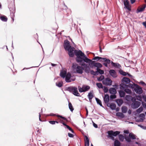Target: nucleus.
<instances>
[{
	"instance_id": "obj_21",
	"label": "nucleus",
	"mask_w": 146,
	"mask_h": 146,
	"mask_svg": "<svg viewBox=\"0 0 146 146\" xmlns=\"http://www.w3.org/2000/svg\"><path fill=\"white\" fill-rule=\"evenodd\" d=\"M121 81L123 83H125L126 84H128L131 82L128 78L125 77L123 78Z\"/></svg>"
},
{
	"instance_id": "obj_52",
	"label": "nucleus",
	"mask_w": 146,
	"mask_h": 146,
	"mask_svg": "<svg viewBox=\"0 0 146 146\" xmlns=\"http://www.w3.org/2000/svg\"><path fill=\"white\" fill-rule=\"evenodd\" d=\"M142 96L141 97V96L137 95L136 96V99L138 100L140 102L142 101Z\"/></svg>"
},
{
	"instance_id": "obj_2",
	"label": "nucleus",
	"mask_w": 146,
	"mask_h": 146,
	"mask_svg": "<svg viewBox=\"0 0 146 146\" xmlns=\"http://www.w3.org/2000/svg\"><path fill=\"white\" fill-rule=\"evenodd\" d=\"M86 59V61L88 63V64L91 68L95 67H96L97 68H98L102 67V65L100 63L96 62L95 61L92 60L88 58H87Z\"/></svg>"
},
{
	"instance_id": "obj_9",
	"label": "nucleus",
	"mask_w": 146,
	"mask_h": 146,
	"mask_svg": "<svg viewBox=\"0 0 146 146\" xmlns=\"http://www.w3.org/2000/svg\"><path fill=\"white\" fill-rule=\"evenodd\" d=\"M72 77V76L71 73L70 72H68L65 77V81L67 83H70L72 81H74L75 80V79H71Z\"/></svg>"
},
{
	"instance_id": "obj_63",
	"label": "nucleus",
	"mask_w": 146,
	"mask_h": 146,
	"mask_svg": "<svg viewBox=\"0 0 146 146\" xmlns=\"http://www.w3.org/2000/svg\"><path fill=\"white\" fill-rule=\"evenodd\" d=\"M68 129L72 133H74V131L70 127Z\"/></svg>"
},
{
	"instance_id": "obj_12",
	"label": "nucleus",
	"mask_w": 146,
	"mask_h": 146,
	"mask_svg": "<svg viewBox=\"0 0 146 146\" xmlns=\"http://www.w3.org/2000/svg\"><path fill=\"white\" fill-rule=\"evenodd\" d=\"M63 46L64 49L66 50L72 47L70 46L69 41L67 40H64Z\"/></svg>"
},
{
	"instance_id": "obj_16",
	"label": "nucleus",
	"mask_w": 146,
	"mask_h": 146,
	"mask_svg": "<svg viewBox=\"0 0 146 146\" xmlns=\"http://www.w3.org/2000/svg\"><path fill=\"white\" fill-rule=\"evenodd\" d=\"M103 100L105 104H109L110 101V96L108 94H105L104 97H103Z\"/></svg>"
},
{
	"instance_id": "obj_42",
	"label": "nucleus",
	"mask_w": 146,
	"mask_h": 146,
	"mask_svg": "<svg viewBox=\"0 0 146 146\" xmlns=\"http://www.w3.org/2000/svg\"><path fill=\"white\" fill-rule=\"evenodd\" d=\"M68 107L70 111H71L72 112L74 110V108L71 103L69 102H68Z\"/></svg>"
},
{
	"instance_id": "obj_13",
	"label": "nucleus",
	"mask_w": 146,
	"mask_h": 146,
	"mask_svg": "<svg viewBox=\"0 0 146 146\" xmlns=\"http://www.w3.org/2000/svg\"><path fill=\"white\" fill-rule=\"evenodd\" d=\"M123 3L126 9L129 11H131V6L130 4L129 1L128 0H124Z\"/></svg>"
},
{
	"instance_id": "obj_32",
	"label": "nucleus",
	"mask_w": 146,
	"mask_h": 146,
	"mask_svg": "<svg viewBox=\"0 0 146 146\" xmlns=\"http://www.w3.org/2000/svg\"><path fill=\"white\" fill-rule=\"evenodd\" d=\"M146 7V5H145L143 7L139 9H137L136 11V13H138L139 12L143 11H144Z\"/></svg>"
},
{
	"instance_id": "obj_20",
	"label": "nucleus",
	"mask_w": 146,
	"mask_h": 146,
	"mask_svg": "<svg viewBox=\"0 0 146 146\" xmlns=\"http://www.w3.org/2000/svg\"><path fill=\"white\" fill-rule=\"evenodd\" d=\"M125 98L127 101H128L127 99H129V100H131V101L132 102V103H133L137 101H136V98L135 97H131V96L129 95L126 96L125 97Z\"/></svg>"
},
{
	"instance_id": "obj_7",
	"label": "nucleus",
	"mask_w": 146,
	"mask_h": 146,
	"mask_svg": "<svg viewBox=\"0 0 146 146\" xmlns=\"http://www.w3.org/2000/svg\"><path fill=\"white\" fill-rule=\"evenodd\" d=\"M135 86L134 87L133 90L135 92L139 94H141L143 92V90L141 87L137 84H135Z\"/></svg>"
},
{
	"instance_id": "obj_40",
	"label": "nucleus",
	"mask_w": 146,
	"mask_h": 146,
	"mask_svg": "<svg viewBox=\"0 0 146 146\" xmlns=\"http://www.w3.org/2000/svg\"><path fill=\"white\" fill-rule=\"evenodd\" d=\"M127 85V86H126L127 88H131L133 90L135 86V84H136L134 83H133V84H131L129 83Z\"/></svg>"
},
{
	"instance_id": "obj_62",
	"label": "nucleus",
	"mask_w": 146,
	"mask_h": 146,
	"mask_svg": "<svg viewBox=\"0 0 146 146\" xmlns=\"http://www.w3.org/2000/svg\"><path fill=\"white\" fill-rule=\"evenodd\" d=\"M142 98H143V100L146 102V96L145 95L142 96Z\"/></svg>"
},
{
	"instance_id": "obj_37",
	"label": "nucleus",
	"mask_w": 146,
	"mask_h": 146,
	"mask_svg": "<svg viewBox=\"0 0 146 146\" xmlns=\"http://www.w3.org/2000/svg\"><path fill=\"white\" fill-rule=\"evenodd\" d=\"M90 73L92 75L94 76H96L98 75V71L97 70L95 72H94L93 70H90Z\"/></svg>"
},
{
	"instance_id": "obj_61",
	"label": "nucleus",
	"mask_w": 146,
	"mask_h": 146,
	"mask_svg": "<svg viewBox=\"0 0 146 146\" xmlns=\"http://www.w3.org/2000/svg\"><path fill=\"white\" fill-rule=\"evenodd\" d=\"M142 104L143 107L144 108H146V103L144 102H142Z\"/></svg>"
},
{
	"instance_id": "obj_17",
	"label": "nucleus",
	"mask_w": 146,
	"mask_h": 146,
	"mask_svg": "<svg viewBox=\"0 0 146 146\" xmlns=\"http://www.w3.org/2000/svg\"><path fill=\"white\" fill-rule=\"evenodd\" d=\"M109 73L114 78H116L117 77L116 71L114 70H110Z\"/></svg>"
},
{
	"instance_id": "obj_24",
	"label": "nucleus",
	"mask_w": 146,
	"mask_h": 146,
	"mask_svg": "<svg viewBox=\"0 0 146 146\" xmlns=\"http://www.w3.org/2000/svg\"><path fill=\"white\" fill-rule=\"evenodd\" d=\"M115 102L119 107L121 106L123 103V100L121 99H117L115 100Z\"/></svg>"
},
{
	"instance_id": "obj_3",
	"label": "nucleus",
	"mask_w": 146,
	"mask_h": 146,
	"mask_svg": "<svg viewBox=\"0 0 146 146\" xmlns=\"http://www.w3.org/2000/svg\"><path fill=\"white\" fill-rule=\"evenodd\" d=\"M65 90L69 92L76 96H81L78 92L77 88L76 87L73 86L68 87L66 88Z\"/></svg>"
},
{
	"instance_id": "obj_38",
	"label": "nucleus",
	"mask_w": 146,
	"mask_h": 146,
	"mask_svg": "<svg viewBox=\"0 0 146 146\" xmlns=\"http://www.w3.org/2000/svg\"><path fill=\"white\" fill-rule=\"evenodd\" d=\"M118 137L119 140L121 141H123L124 139H125V135L124 136L122 134H119Z\"/></svg>"
},
{
	"instance_id": "obj_31",
	"label": "nucleus",
	"mask_w": 146,
	"mask_h": 146,
	"mask_svg": "<svg viewBox=\"0 0 146 146\" xmlns=\"http://www.w3.org/2000/svg\"><path fill=\"white\" fill-rule=\"evenodd\" d=\"M116 115L117 116L119 117L122 118H124L125 117L124 115L121 112H117L116 113Z\"/></svg>"
},
{
	"instance_id": "obj_27",
	"label": "nucleus",
	"mask_w": 146,
	"mask_h": 146,
	"mask_svg": "<svg viewBox=\"0 0 146 146\" xmlns=\"http://www.w3.org/2000/svg\"><path fill=\"white\" fill-rule=\"evenodd\" d=\"M126 86H127V84L121 83L119 85V88L120 90H124L126 88H127Z\"/></svg>"
},
{
	"instance_id": "obj_41",
	"label": "nucleus",
	"mask_w": 146,
	"mask_h": 146,
	"mask_svg": "<svg viewBox=\"0 0 146 146\" xmlns=\"http://www.w3.org/2000/svg\"><path fill=\"white\" fill-rule=\"evenodd\" d=\"M122 112L123 113H125L127 111V108L125 106H123L121 108Z\"/></svg>"
},
{
	"instance_id": "obj_55",
	"label": "nucleus",
	"mask_w": 146,
	"mask_h": 146,
	"mask_svg": "<svg viewBox=\"0 0 146 146\" xmlns=\"http://www.w3.org/2000/svg\"><path fill=\"white\" fill-rule=\"evenodd\" d=\"M145 115L143 113H142L139 115V117H141L143 119L145 118Z\"/></svg>"
},
{
	"instance_id": "obj_36",
	"label": "nucleus",
	"mask_w": 146,
	"mask_h": 146,
	"mask_svg": "<svg viewBox=\"0 0 146 146\" xmlns=\"http://www.w3.org/2000/svg\"><path fill=\"white\" fill-rule=\"evenodd\" d=\"M129 137L131 139H136V136L132 133H129Z\"/></svg>"
},
{
	"instance_id": "obj_15",
	"label": "nucleus",
	"mask_w": 146,
	"mask_h": 146,
	"mask_svg": "<svg viewBox=\"0 0 146 146\" xmlns=\"http://www.w3.org/2000/svg\"><path fill=\"white\" fill-rule=\"evenodd\" d=\"M48 116H56L57 117L60 118L65 121H67L68 120L66 118L61 115H59L58 113L54 114L53 113H51L49 114Z\"/></svg>"
},
{
	"instance_id": "obj_48",
	"label": "nucleus",
	"mask_w": 146,
	"mask_h": 146,
	"mask_svg": "<svg viewBox=\"0 0 146 146\" xmlns=\"http://www.w3.org/2000/svg\"><path fill=\"white\" fill-rule=\"evenodd\" d=\"M104 78H105L104 76L103 75H101L100 77H98L97 79L98 81L100 82L104 80Z\"/></svg>"
},
{
	"instance_id": "obj_6",
	"label": "nucleus",
	"mask_w": 146,
	"mask_h": 146,
	"mask_svg": "<svg viewBox=\"0 0 146 146\" xmlns=\"http://www.w3.org/2000/svg\"><path fill=\"white\" fill-rule=\"evenodd\" d=\"M78 88L79 92L82 93L88 91L90 89V87L88 85H83L82 88L80 86H78Z\"/></svg>"
},
{
	"instance_id": "obj_58",
	"label": "nucleus",
	"mask_w": 146,
	"mask_h": 146,
	"mask_svg": "<svg viewBox=\"0 0 146 146\" xmlns=\"http://www.w3.org/2000/svg\"><path fill=\"white\" fill-rule=\"evenodd\" d=\"M139 83L143 86H146V84L143 81H141Z\"/></svg>"
},
{
	"instance_id": "obj_23",
	"label": "nucleus",
	"mask_w": 146,
	"mask_h": 146,
	"mask_svg": "<svg viewBox=\"0 0 146 146\" xmlns=\"http://www.w3.org/2000/svg\"><path fill=\"white\" fill-rule=\"evenodd\" d=\"M109 93L111 94H116L117 91L116 90L113 88H111L109 89Z\"/></svg>"
},
{
	"instance_id": "obj_53",
	"label": "nucleus",
	"mask_w": 146,
	"mask_h": 146,
	"mask_svg": "<svg viewBox=\"0 0 146 146\" xmlns=\"http://www.w3.org/2000/svg\"><path fill=\"white\" fill-rule=\"evenodd\" d=\"M103 90L105 93H107L108 91H109V90H108L107 87L106 86H104L103 87Z\"/></svg>"
},
{
	"instance_id": "obj_26",
	"label": "nucleus",
	"mask_w": 146,
	"mask_h": 146,
	"mask_svg": "<svg viewBox=\"0 0 146 146\" xmlns=\"http://www.w3.org/2000/svg\"><path fill=\"white\" fill-rule=\"evenodd\" d=\"M84 137L85 138V146H89V141L88 137L86 136L85 135Z\"/></svg>"
},
{
	"instance_id": "obj_44",
	"label": "nucleus",
	"mask_w": 146,
	"mask_h": 146,
	"mask_svg": "<svg viewBox=\"0 0 146 146\" xmlns=\"http://www.w3.org/2000/svg\"><path fill=\"white\" fill-rule=\"evenodd\" d=\"M124 91L125 92V93H126L129 94H130L132 93V92L131 90L128 88H126L124 89Z\"/></svg>"
},
{
	"instance_id": "obj_19",
	"label": "nucleus",
	"mask_w": 146,
	"mask_h": 146,
	"mask_svg": "<svg viewBox=\"0 0 146 146\" xmlns=\"http://www.w3.org/2000/svg\"><path fill=\"white\" fill-rule=\"evenodd\" d=\"M111 65L112 66L115 67L116 68H120L121 67V65L118 63H115L112 61H111Z\"/></svg>"
},
{
	"instance_id": "obj_29",
	"label": "nucleus",
	"mask_w": 146,
	"mask_h": 146,
	"mask_svg": "<svg viewBox=\"0 0 146 146\" xmlns=\"http://www.w3.org/2000/svg\"><path fill=\"white\" fill-rule=\"evenodd\" d=\"M66 74V71H61L60 73V76L62 78H65Z\"/></svg>"
},
{
	"instance_id": "obj_10",
	"label": "nucleus",
	"mask_w": 146,
	"mask_h": 146,
	"mask_svg": "<svg viewBox=\"0 0 146 146\" xmlns=\"http://www.w3.org/2000/svg\"><path fill=\"white\" fill-rule=\"evenodd\" d=\"M100 62H104L103 64L105 67H108V64L110 63L111 64V61L108 58H103L102 60H100Z\"/></svg>"
},
{
	"instance_id": "obj_11",
	"label": "nucleus",
	"mask_w": 146,
	"mask_h": 146,
	"mask_svg": "<svg viewBox=\"0 0 146 146\" xmlns=\"http://www.w3.org/2000/svg\"><path fill=\"white\" fill-rule=\"evenodd\" d=\"M112 81L109 78H106L102 81L103 84L106 86H111L112 84Z\"/></svg>"
},
{
	"instance_id": "obj_5",
	"label": "nucleus",
	"mask_w": 146,
	"mask_h": 146,
	"mask_svg": "<svg viewBox=\"0 0 146 146\" xmlns=\"http://www.w3.org/2000/svg\"><path fill=\"white\" fill-rule=\"evenodd\" d=\"M72 67L74 70H76L77 73L79 74L83 73L84 68L82 66H79L76 63H73Z\"/></svg>"
},
{
	"instance_id": "obj_56",
	"label": "nucleus",
	"mask_w": 146,
	"mask_h": 146,
	"mask_svg": "<svg viewBox=\"0 0 146 146\" xmlns=\"http://www.w3.org/2000/svg\"><path fill=\"white\" fill-rule=\"evenodd\" d=\"M138 126L143 129L146 130V126H143L140 124L138 125Z\"/></svg>"
},
{
	"instance_id": "obj_34",
	"label": "nucleus",
	"mask_w": 146,
	"mask_h": 146,
	"mask_svg": "<svg viewBox=\"0 0 146 146\" xmlns=\"http://www.w3.org/2000/svg\"><path fill=\"white\" fill-rule=\"evenodd\" d=\"M95 100L96 101L97 103L98 104L100 105V106L104 108V107L102 106V103L101 100L97 98H95Z\"/></svg>"
},
{
	"instance_id": "obj_45",
	"label": "nucleus",
	"mask_w": 146,
	"mask_h": 146,
	"mask_svg": "<svg viewBox=\"0 0 146 146\" xmlns=\"http://www.w3.org/2000/svg\"><path fill=\"white\" fill-rule=\"evenodd\" d=\"M143 108L141 106L137 109L136 111V112L138 114L140 113L143 110Z\"/></svg>"
},
{
	"instance_id": "obj_46",
	"label": "nucleus",
	"mask_w": 146,
	"mask_h": 146,
	"mask_svg": "<svg viewBox=\"0 0 146 146\" xmlns=\"http://www.w3.org/2000/svg\"><path fill=\"white\" fill-rule=\"evenodd\" d=\"M96 85L97 87L100 89H103V87L104 86H103L102 84L101 83H96Z\"/></svg>"
},
{
	"instance_id": "obj_51",
	"label": "nucleus",
	"mask_w": 146,
	"mask_h": 146,
	"mask_svg": "<svg viewBox=\"0 0 146 146\" xmlns=\"http://www.w3.org/2000/svg\"><path fill=\"white\" fill-rule=\"evenodd\" d=\"M111 130L108 131V137L111 138V137L113 136V135Z\"/></svg>"
},
{
	"instance_id": "obj_22",
	"label": "nucleus",
	"mask_w": 146,
	"mask_h": 146,
	"mask_svg": "<svg viewBox=\"0 0 146 146\" xmlns=\"http://www.w3.org/2000/svg\"><path fill=\"white\" fill-rule=\"evenodd\" d=\"M0 19L3 21L6 22L8 19L5 16L0 14Z\"/></svg>"
},
{
	"instance_id": "obj_33",
	"label": "nucleus",
	"mask_w": 146,
	"mask_h": 146,
	"mask_svg": "<svg viewBox=\"0 0 146 146\" xmlns=\"http://www.w3.org/2000/svg\"><path fill=\"white\" fill-rule=\"evenodd\" d=\"M125 140L127 142L131 143L132 142L131 139L130 137H129V135L128 136L125 135Z\"/></svg>"
},
{
	"instance_id": "obj_47",
	"label": "nucleus",
	"mask_w": 146,
	"mask_h": 146,
	"mask_svg": "<svg viewBox=\"0 0 146 146\" xmlns=\"http://www.w3.org/2000/svg\"><path fill=\"white\" fill-rule=\"evenodd\" d=\"M116 94H111L110 96V100H112L113 99L116 98Z\"/></svg>"
},
{
	"instance_id": "obj_1",
	"label": "nucleus",
	"mask_w": 146,
	"mask_h": 146,
	"mask_svg": "<svg viewBox=\"0 0 146 146\" xmlns=\"http://www.w3.org/2000/svg\"><path fill=\"white\" fill-rule=\"evenodd\" d=\"M81 53H82L81 54H76L77 55L76 58V61L81 66L84 67V70L85 72L89 73L90 71V67L89 64H88V63L86 61V59L88 58L84 53L81 52Z\"/></svg>"
},
{
	"instance_id": "obj_35",
	"label": "nucleus",
	"mask_w": 146,
	"mask_h": 146,
	"mask_svg": "<svg viewBox=\"0 0 146 146\" xmlns=\"http://www.w3.org/2000/svg\"><path fill=\"white\" fill-rule=\"evenodd\" d=\"M102 57L98 56H95L94 58L92 59V60H96L97 61L100 60H100H102Z\"/></svg>"
},
{
	"instance_id": "obj_39",
	"label": "nucleus",
	"mask_w": 146,
	"mask_h": 146,
	"mask_svg": "<svg viewBox=\"0 0 146 146\" xmlns=\"http://www.w3.org/2000/svg\"><path fill=\"white\" fill-rule=\"evenodd\" d=\"M111 131H112L111 132H112V133L113 134V136L114 137H116L118 135H119L120 132L119 131H114L112 130Z\"/></svg>"
},
{
	"instance_id": "obj_4",
	"label": "nucleus",
	"mask_w": 146,
	"mask_h": 146,
	"mask_svg": "<svg viewBox=\"0 0 146 146\" xmlns=\"http://www.w3.org/2000/svg\"><path fill=\"white\" fill-rule=\"evenodd\" d=\"M74 48L73 47H71L68 49L67 50L68 51V54L69 56L70 57H74V54L76 56L77 54H81V52H82L81 50H75Z\"/></svg>"
},
{
	"instance_id": "obj_59",
	"label": "nucleus",
	"mask_w": 146,
	"mask_h": 146,
	"mask_svg": "<svg viewBox=\"0 0 146 146\" xmlns=\"http://www.w3.org/2000/svg\"><path fill=\"white\" fill-rule=\"evenodd\" d=\"M92 123L94 127L95 128H97L98 127V125L93 122H92Z\"/></svg>"
},
{
	"instance_id": "obj_60",
	"label": "nucleus",
	"mask_w": 146,
	"mask_h": 146,
	"mask_svg": "<svg viewBox=\"0 0 146 146\" xmlns=\"http://www.w3.org/2000/svg\"><path fill=\"white\" fill-rule=\"evenodd\" d=\"M49 122L51 124L54 125L55 124V121H50Z\"/></svg>"
},
{
	"instance_id": "obj_54",
	"label": "nucleus",
	"mask_w": 146,
	"mask_h": 146,
	"mask_svg": "<svg viewBox=\"0 0 146 146\" xmlns=\"http://www.w3.org/2000/svg\"><path fill=\"white\" fill-rule=\"evenodd\" d=\"M112 86L114 87V88H113L115 89L116 90L118 88V85L117 84H115L114 85H113Z\"/></svg>"
},
{
	"instance_id": "obj_64",
	"label": "nucleus",
	"mask_w": 146,
	"mask_h": 146,
	"mask_svg": "<svg viewBox=\"0 0 146 146\" xmlns=\"http://www.w3.org/2000/svg\"><path fill=\"white\" fill-rule=\"evenodd\" d=\"M143 25L146 28V21L144 22H143Z\"/></svg>"
},
{
	"instance_id": "obj_57",
	"label": "nucleus",
	"mask_w": 146,
	"mask_h": 146,
	"mask_svg": "<svg viewBox=\"0 0 146 146\" xmlns=\"http://www.w3.org/2000/svg\"><path fill=\"white\" fill-rule=\"evenodd\" d=\"M68 135L69 137L70 138H73L74 136V135L73 134L71 133H68Z\"/></svg>"
},
{
	"instance_id": "obj_14",
	"label": "nucleus",
	"mask_w": 146,
	"mask_h": 146,
	"mask_svg": "<svg viewBox=\"0 0 146 146\" xmlns=\"http://www.w3.org/2000/svg\"><path fill=\"white\" fill-rule=\"evenodd\" d=\"M141 103L139 101H136L133 103H132L131 104L132 108L134 109L138 108L140 105Z\"/></svg>"
},
{
	"instance_id": "obj_30",
	"label": "nucleus",
	"mask_w": 146,
	"mask_h": 146,
	"mask_svg": "<svg viewBox=\"0 0 146 146\" xmlns=\"http://www.w3.org/2000/svg\"><path fill=\"white\" fill-rule=\"evenodd\" d=\"M119 73L121 75L123 76H126L127 74V72L124 71L121 69L119 70Z\"/></svg>"
},
{
	"instance_id": "obj_50",
	"label": "nucleus",
	"mask_w": 146,
	"mask_h": 146,
	"mask_svg": "<svg viewBox=\"0 0 146 146\" xmlns=\"http://www.w3.org/2000/svg\"><path fill=\"white\" fill-rule=\"evenodd\" d=\"M63 83L62 82H58L56 83V85L59 88H60L63 86Z\"/></svg>"
},
{
	"instance_id": "obj_18",
	"label": "nucleus",
	"mask_w": 146,
	"mask_h": 146,
	"mask_svg": "<svg viewBox=\"0 0 146 146\" xmlns=\"http://www.w3.org/2000/svg\"><path fill=\"white\" fill-rule=\"evenodd\" d=\"M106 105L107 107H110L112 110H115L116 107V104L113 103L111 104L109 103L107 104Z\"/></svg>"
},
{
	"instance_id": "obj_43",
	"label": "nucleus",
	"mask_w": 146,
	"mask_h": 146,
	"mask_svg": "<svg viewBox=\"0 0 146 146\" xmlns=\"http://www.w3.org/2000/svg\"><path fill=\"white\" fill-rule=\"evenodd\" d=\"M120 144V142L117 140L115 139L114 142V146H119Z\"/></svg>"
},
{
	"instance_id": "obj_8",
	"label": "nucleus",
	"mask_w": 146,
	"mask_h": 146,
	"mask_svg": "<svg viewBox=\"0 0 146 146\" xmlns=\"http://www.w3.org/2000/svg\"><path fill=\"white\" fill-rule=\"evenodd\" d=\"M10 12L11 18L12 20V23L14 21V17H15V5H13L12 7H9Z\"/></svg>"
},
{
	"instance_id": "obj_49",
	"label": "nucleus",
	"mask_w": 146,
	"mask_h": 146,
	"mask_svg": "<svg viewBox=\"0 0 146 146\" xmlns=\"http://www.w3.org/2000/svg\"><path fill=\"white\" fill-rule=\"evenodd\" d=\"M96 70L98 71V74H100L102 75L104 73V71L100 68H96Z\"/></svg>"
},
{
	"instance_id": "obj_28",
	"label": "nucleus",
	"mask_w": 146,
	"mask_h": 146,
	"mask_svg": "<svg viewBox=\"0 0 146 146\" xmlns=\"http://www.w3.org/2000/svg\"><path fill=\"white\" fill-rule=\"evenodd\" d=\"M93 91L92 90L89 93L88 95L89 99L91 100V99H92V98L94 97V96L93 94Z\"/></svg>"
},
{
	"instance_id": "obj_25",
	"label": "nucleus",
	"mask_w": 146,
	"mask_h": 146,
	"mask_svg": "<svg viewBox=\"0 0 146 146\" xmlns=\"http://www.w3.org/2000/svg\"><path fill=\"white\" fill-rule=\"evenodd\" d=\"M119 96L121 98L124 97L125 96V93L124 90H120L119 91Z\"/></svg>"
}]
</instances>
